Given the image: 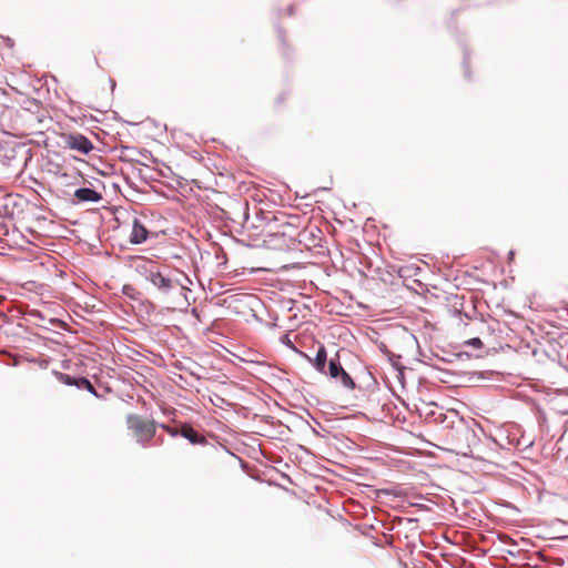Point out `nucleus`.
Instances as JSON below:
<instances>
[{
    "instance_id": "nucleus-3",
    "label": "nucleus",
    "mask_w": 568,
    "mask_h": 568,
    "mask_svg": "<svg viewBox=\"0 0 568 568\" xmlns=\"http://www.w3.org/2000/svg\"><path fill=\"white\" fill-rule=\"evenodd\" d=\"M64 148L88 154L93 150L92 142L80 133H71L63 135Z\"/></svg>"
},
{
    "instance_id": "nucleus-12",
    "label": "nucleus",
    "mask_w": 568,
    "mask_h": 568,
    "mask_svg": "<svg viewBox=\"0 0 568 568\" xmlns=\"http://www.w3.org/2000/svg\"><path fill=\"white\" fill-rule=\"evenodd\" d=\"M163 428H164V429H165L170 435H172V436H175V435H178V433H179L175 428H171V427H169V426H164V425H163Z\"/></svg>"
},
{
    "instance_id": "nucleus-13",
    "label": "nucleus",
    "mask_w": 568,
    "mask_h": 568,
    "mask_svg": "<svg viewBox=\"0 0 568 568\" xmlns=\"http://www.w3.org/2000/svg\"><path fill=\"white\" fill-rule=\"evenodd\" d=\"M132 291H134V288H133L132 286L125 285V286L123 287V293H124L125 295L132 296V294H131V292H132Z\"/></svg>"
},
{
    "instance_id": "nucleus-9",
    "label": "nucleus",
    "mask_w": 568,
    "mask_h": 568,
    "mask_svg": "<svg viewBox=\"0 0 568 568\" xmlns=\"http://www.w3.org/2000/svg\"><path fill=\"white\" fill-rule=\"evenodd\" d=\"M344 368L342 367L341 363L335 359H331L328 364V374L332 378L337 379L339 377L341 372Z\"/></svg>"
},
{
    "instance_id": "nucleus-10",
    "label": "nucleus",
    "mask_w": 568,
    "mask_h": 568,
    "mask_svg": "<svg viewBox=\"0 0 568 568\" xmlns=\"http://www.w3.org/2000/svg\"><path fill=\"white\" fill-rule=\"evenodd\" d=\"M342 385L346 388H349V389H354L355 388V383L354 381L352 379V377L348 375L347 372H345V369H343L339 374V377L337 378Z\"/></svg>"
},
{
    "instance_id": "nucleus-7",
    "label": "nucleus",
    "mask_w": 568,
    "mask_h": 568,
    "mask_svg": "<svg viewBox=\"0 0 568 568\" xmlns=\"http://www.w3.org/2000/svg\"><path fill=\"white\" fill-rule=\"evenodd\" d=\"M74 197L78 202H99L102 199L100 193L89 187L78 189L74 192Z\"/></svg>"
},
{
    "instance_id": "nucleus-8",
    "label": "nucleus",
    "mask_w": 568,
    "mask_h": 568,
    "mask_svg": "<svg viewBox=\"0 0 568 568\" xmlns=\"http://www.w3.org/2000/svg\"><path fill=\"white\" fill-rule=\"evenodd\" d=\"M326 358H327V353H326V348L324 345H321L317 349V353H316V356L313 361V365L315 366V368L321 372V373H326L325 371V367H326Z\"/></svg>"
},
{
    "instance_id": "nucleus-2",
    "label": "nucleus",
    "mask_w": 568,
    "mask_h": 568,
    "mask_svg": "<svg viewBox=\"0 0 568 568\" xmlns=\"http://www.w3.org/2000/svg\"><path fill=\"white\" fill-rule=\"evenodd\" d=\"M126 424L136 442L143 446H145L155 436L156 424L152 419L144 418L136 414H131L126 417Z\"/></svg>"
},
{
    "instance_id": "nucleus-11",
    "label": "nucleus",
    "mask_w": 568,
    "mask_h": 568,
    "mask_svg": "<svg viewBox=\"0 0 568 568\" xmlns=\"http://www.w3.org/2000/svg\"><path fill=\"white\" fill-rule=\"evenodd\" d=\"M465 345L471 346L474 348L480 349L484 347V344L479 337H473L464 342Z\"/></svg>"
},
{
    "instance_id": "nucleus-4",
    "label": "nucleus",
    "mask_w": 568,
    "mask_h": 568,
    "mask_svg": "<svg viewBox=\"0 0 568 568\" xmlns=\"http://www.w3.org/2000/svg\"><path fill=\"white\" fill-rule=\"evenodd\" d=\"M53 375L57 377L59 382L65 384L68 386H77L78 388H84L90 393L97 395L95 388L85 377H72L68 374L61 372H53Z\"/></svg>"
},
{
    "instance_id": "nucleus-6",
    "label": "nucleus",
    "mask_w": 568,
    "mask_h": 568,
    "mask_svg": "<svg viewBox=\"0 0 568 568\" xmlns=\"http://www.w3.org/2000/svg\"><path fill=\"white\" fill-rule=\"evenodd\" d=\"M180 434L184 438H186L191 444H206V438L204 435L196 432L191 425L183 424L180 428Z\"/></svg>"
},
{
    "instance_id": "nucleus-5",
    "label": "nucleus",
    "mask_w": 568,
    "mask_h": 568,
    "mask_svg": "<svg viewBox=\"0 0 568 568\" xmlns=\"http://www.w3.org/2000/svg\"><path fill=\"white\" fill-rule=\"evenodd\" d=\"M149 231L138 219H134L132 231L130 234V242L133 244H141L148 240Z\"/></svg>"
},
{
    "instance_id": "nucleus-1",
    "label": "nucleus",
    "mask_w": 568,
    "mask_h": 568,
    "mask_svg": "<svg viewBox=\"0 0 568 568\" xmlns=\"http://www.w3.org/2000/svg\"><path fill=\"white\" fill-rule=\"evenodd\" d=\"M146 280H149L160 292L163 300L170 304L169 307H186L189 301L186 292L189 291L179 280L163 272L151 262H145L140 266Z\"/></svg>"
}]
</instances>
